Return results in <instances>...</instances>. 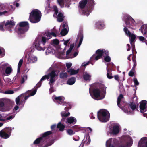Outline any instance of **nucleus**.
Instances as JSON below:
<instances>
[{
  "label": "nucleus",
  "mask_w": 147,
  "mask_h": 147,
  "mask_svg": "<svg viewBox=\"0 0 147 147\" xmlns=\"http://www.w3.org/2000/svg\"><path fill=\"white\" fill-rule=\"evenodd\" d=\"M133 143L132 138L127 134L122 136L120 142L115 138H110L106 142V147H131Z\"/></svg>",
  "instance_id": "f257e3e1"
},
{
  "label": "nucleus",
  "mask_w": 147,
  "mask_h": 147,
  "mask_svg": "<svg viewBox=\"0 0 147 147\" xmlns=\"http://www.w3.org/2000/svg\"><path fill=\"white\" fill-rule=\"evenodd\" d=\"M99 88L94 89L92 92L91 86L89 88V93L91 97L94 99L99 100L104 98L106 94V88L102 84H100L98 85Z\"/></svg>",
  "instance_id": "f03ea898"
},
{
  "label": "nucleus",
  "mask_w": 147,
  "mask_h": 147,
  "mask_svg": "<svg viewBox=\"0 0 147 147\" xmlns=\"http://www.w3.org/2000/svg\"><path fill=\"white\" fill-rule=\"evenodd\" d=\"M96 55H93L91 57L90 60L97 61L102 56L105 57L104 60L106 62H109L111 61V59L108 55L109 54L108 51L104 49H99L96 51Z\"/></svg>",
  "instance_id": "7ed1b4c3"
},
{
  "label": "nucleus",
  "mask_w": 147,
  "mask_h": 147,
  "mask_svg": "<svg viewBox=\"0 0 147 147\" xmlns=\"http://www.w3.org/2000/svg\"><path fill=\"white\" fill-rule=\"evenodd\" d=\"M74 46V44H71L69 49L67 50L66 54L65 53V52H60L59 51V52L57 55V57L61 59H66L68 58H71L76 57L78 54V51L74 52L73 55H71V52Z\"/></svg>",
  "instance_id": "20e7f679"
},
{
  "label": "nucleus",
  "mask_w": 147,
  "mask_h": 147,
  "mask_svg": "<svg viewBox=\"0 0 147 147\" xmlns=\"http://www.w3.org/2000/svg\"><path fill=\"white\" fill-rule=\"evenodd\" d=\"M41 16L39 10H33L30 13L29 20L32 23H38L40 21Z\"/></svg>",
  "instance_id": "39448f33"
},
{
  "label": "nucleus",
  "mask_w": 147,
  "mask_h": 147,
  "mask_svg": "<svg viewBox=\"0 0 147 147\" xmlns=\"http://www.w3.org/2000/svg\"><path fill=\"white\" fill-rule=\"evenodd\" d=\"M70 41V39H68L67 40H63L61 41V42L63 43L62 46L61 47L59 45V41L58 40L55 39L53 40V45L57 47V51L56 53V56L57 53L59 52V51L60 52H63L66 49V48L67 47L68 44Z\"/></svg>",
  "instance_id": "423d86ee"
},
{
  "label": "nucleus",
  "mask_w": 147,
  "mask_h": 147,
  "mask_svg": "<svg viewBox=\"0 0 147 147\" xmlns=\"http://www.w3.org/2000/svg\"><path fill=\"white\" fill-rule=\"evenodd\" d=\"M97 117L99 120L102 122H106L109 119L110 114L105 109H101L97 112Z\"/></svg>",
  "instance_id": "0eeeda50"
},
{
  "label": "nucleus",
  "mask_w": 147,
  "mask_h": 147,
  "mask_svg": "<svg viewBox=\"0 0 147 147\" xmlns=\"http://www.w3.org/2000/svg\"><path fill=\"white\" fill-rule=\"evenodd\" d=\"M11 101L9 99L2 98H0V111L6 112L9 110L10 108L9 107V103Z\"/></svg>",
  "instance_id": "6e6552de"
},
{
  "label": "nucleus",
  "mask_w": 147,
  "mask_h": 147,
  "mask_svg": "<svg viewBox=\"0 0 147 147\" xmlns=\"http://www.w3.org/2000/svg\"><path fill=\"white\" fill-rule=\"evenodd\" d=\"M124 20L127 27L135 29L136 28V23L132 17L127 14H126L124 16Z\"/></svg>",
  "instance_id": "1a4fd4ad"
},
{
  "label": "nucleus",
  "mask_w": 147,
  "mask_h": 147,
  "mask_svg": "<svg viewBox=\"0 0 147 147\" xmlns=\"http://www.w3.org/2000/svg\"><path fill=\"white\" fill-rule=\"evenodd\" d=\"M52 98L53 101L57 104H60L63 105H66L67 106L65 108V110H68L71 108L69 104L67 103L64 101L65 98L62 96H56L55 95H54L52 97Z\"/></svg>",
  "instance_id": "9d476101"
},
{
  "label": "nucleus",
  "mask_w": 147,
  "mask_h": 147,
  "mask_svg": "<svg viewBox=\"0 0 147 147\" xmlns=\"http://www.w3.org/2000/svg\"><path fill=\"white\" fill-rule=\"evenodd\" d=\"M1 73L4 76L9 75L12 71L11 67L8 63L2 64L0 67Z\"/></svg>",
  "instance_id": "9b49d317"
},
{
  "label": "nucleus",
  "mask_w": 147,
  "mask_h": 147,
  "mask_svg": "<svg viewBox=\"0 0 147 147\" xmlns=\"http://www.w3.org/2000/svg\"><path fill=\"white\" fill-rule=\"evenodd\" d=\"M123 30L126 36L129 37V42L132 46V50L134 48V43L135 42L136 35L133 33H131L130 31L125 27L123 28Z\"/></svg>",
  "instance_id": "f8f14e48"
},
{
  "label": "nucleus",
  "mask_w": 147,
  "mask_h": 147,
  "mask_svg": "<svg viewBox=\"0 0 147 147\" xmlns=\"http://www.w3.org/2000/svg\"><path fill=\"white\" fill-rule=\"evenodd\" d=\"M14 128L8 127L3 129L0 131V137L4 139H7L10 136L11 131Z\"/></svg>",
  "instance_id": "ddd939ff"
},
{
  "label": "nucleus",
  "mask_w": 147,
  "mask_h": 147,
  "mask_svg": "<svg viewBox=\"0 0 147 147\" xmlns=\"http://www.w3.org/2000/svg\"><path fill=\"white\" fill-rule=\"evenodd\" d=\"M44 42V41L42 40V39L37 38L35 40L33 45L38 50L44 51L45 49L44 45L45 44Z\"/></svg>",
  "instance_id": "4468645a"
},
{
  "label": "nucleus",
  "mask_w": 147,
  "mask_h": 147,
  "mask_svg": "<svg viewBox=\"0 0 147 147\" xmlns=\"http://www.w3.org/2000/svg\"><path fill=\"white\" fill-rule=\"evenodd\" d=\"M120 130L119 125L111 124L109 126V132L111 135H115L118 134Z\"/></svg>",
  "instance_id": "2eb2a0df"
},
{
  "label": "nucleus",
  "mask_w": 147,
  "mask_h": 147,
  "mask_svg": "<svg viewBox=\"0 0 147 147\" xmlns=\"http://www.w3.org/2000/svg\"><path fill=\"white\" fill-rule=\"evenodd\" d=\"M88 2L89 3L90 6L92 8L95 4L94 0H81L79 3V7L80 9L84 8L87 4Z\"/></svg>",
  "instance_id": "dca6fc26"
},
{
  "label": "nucleus",
  "mask_w": 147,
  "mask_h": 147,
  "mask_svg": "<svg viewBox=\"0 0 147 147\" xmlns=\"http://www.w3.org/2000/svg\"><path fill=\"white\" fill-rule=\"evenodd\" d=\"M53 16L57 18V20L59 22H62L64 20L65 16L64 14L60 12H58V10H53Z\"/></svg>",
  "instance_id": "f3484780"
},
{
  "label": "nucleus",
  "mask_w": 147,
  "mask_h": 147,
  "mask_svg": "<svg viewBox=\"0 0 147 147\" xmlns=\"http://www.w3.org/2000/svg\"><path fill=\"white\" fill-rule=\"evenodd\" d=\"M57 33V32L55 33L52 32H46L42 37V40L44 41V43H46V41L51 38L52 36L55 37H56V34Z\"/></svg>",
  "instance_id": "a211bd4d"
},
{
  "label": "nucleus",
  "mask_w": 147,
  "mask_h": 147,
  "mask_svg": "<svg viewBox=\"0 0 147 147\" xmlns=\"http://www.w3.org/2000/svg\"><path fill=\"white\" fill-rule=\"evenodd\" d=\"M54 75H57V78H58V74L55 70H53L51 72L49 73L48 75H45L43 76L42 78L40 81L41 82L42 81L46 79H47L48 80H49L50 81L51 76L53 77Z\"/></svg>",
  "instance_id": "6ab92c4d"
},
{
  "label": "nucleus",
  "mask_w": 147,
  "mask_h": 147,
  "mask_svg": "<svg viewBox=\"0 0 147 147\" xmlns=\"http://www.w3.org/2000/svg\"><path fill=\"white\" fill-rule=\"evenodd\" d=\"M57 78H57V75H54L53 77L51 76L50 80V82L49 83V84L50 86V88L49 90L50 93H51L54 91L53 86Z\"/></svg>",
  "instance_id": "aec40b11"
},
{
  "label": "nucleus",
  "mask_w": 147,
  "mask_h": 147,
  "mask_svg": "<svg viewBox=\"0 0 147 147\" xmlns=\"http://www.w3.org/2000/svg\"><path fill=\"white\" fill-rule=\"evenodd\" d=\"M140 110L141 113H143L147 111V101L143 100L140 102Z\"/></svg>",
  "instance_id": "412c9836"
},
{
  "label": "nucleus",
  "mask_w": 147,
  "mask_h": 147,
  "mask_svg": "<svg viewBox=\"0 0 147 147\" xmlns=\"http://www.w3.org/2000/svg\"><path fill=\"white\" fill-rule=\"evenodd\" d=\"M138 147H147V137H144L141 139Z\"/></svg>",
  "instance_id": "4be33fe9"
},
{
  "label": "nucleus",
  "mask_w": 147,
  "mask_h": 147,
  "mask_svg": "<svg viewBox=\"0 0 147 147\" xmlns=\"http://www.w3.org/2000/svg\"><path fill=\"white\" fill-rule=\"evenodd\" d=\"M105 25L102 21H98L96 22L95 24V27L98 29H102L105 27Z\"/></svg>",
  "instance_id": "5701e85b"
},
{
  "label": "nucleus",
  "mask_w": 147,
  "mask_h": 147,
  "mask_svg": "<svg viewBox=\"0 0 147 147\" xmlns=\"http://www.w3.org/2000/svg\"><path fill=\"white\" fill-rule=\"evenodd\" d=\"M15 23L14 21L9 20L7 21L5 24V26L6 28H8L10 31H11V28L15 25Z\"/></svg>",
  "instance_id": "b1692460"
},
{
  "label": "nucleus",
  "mask_w": 147,
  "mask_h": 147,
  "mask_svg": "<svg viewBox=\"0 0 147 147\" xmlns=\"http://www.w3.org/2000/svg\"><path fill=\"white\" fill-rule=\"evenodd\" d=\"M37 57L33 55H29L27 63H33L36 62L37 61Z\"/></svg>",
  "instance_id": "393cba45"
},
{
  "label": "nucleus",
  "mask_w": 147,
  "mask_h": 147,
  "mask_svg": "<svg viewBox=\"0 0 147 147\" xmlns=\"http://www.w3.org/2000/svg\"><path fill=\"white\" fill-rule=\"evenodd\" d=\"M139 30L145 37L147 38V24L142 25Z\"/></svg>",
  "instance_id": "a878e982"
},
{
  "label": "nucleus",
  "mask_w": 147,
  "mask_h": 147,
  "mask_svg": "<svg viewBox=\"0 0 147 147\" xmlns=\"http://www.w3.org/2000/svg\"><path fill=\"white\" fill-rule=\"evenodd\" d=\"M67 0H57L58 3L61 6V8H62L64 7V5L65 4V6L66 8H68L69 6V4L68 3H66V1Z\"/></svg>",
  "instance_id": "bb28decb"
},
{
  "label": "nucleus",
  "mask_w": 147,
  "mask_h": 147,
  "mask_svg": "<svg viewBox=\"0 0 147 147\" xmlns=\"http://www.w3.org/2000/svg\"><path fill=\"white\" fill-rule=\"evenodd\" d=\"M83 77L85 80L89 81L91 79L92 75L90 73L86 71L84 72Z\"/></svg>",
  "instance_id": "cd10ccee"
},
{
  "label": "nucleus",
  "mask_w": 147,
  "mask_h": 147,
  "mask_svg": "<svg viewBox=\"0 0 147 147\" xmlns=\"http://www.w3.org/2000/svg\"><path fill=\"white\" fill-rule=\"evenodd\" d=\"M66 123L67 124H75L76 122V119L74 117H68L67 119Z\"/></svg>",
  "instance_id": "c85d7f7f"
},
{
  "label": "nucleus",
  "mask_w": 147,
  "mask_h": 147,
  "mask_svg": "<svg viewBox=\"0 0 147 147\" xmlns=\"http://www.w3.org/2000/svg\"><path fill=\"white\" fill-rule=\"evenodd\" d=\"M90 142V139L88 134H87L85 137L82 141V143L87 145L89 144Z\"/></svg>",
  "instance_id": "c756f323"
},
{
  "label": "nucleus",
  "mask_w": 147,
  "mask_h": 147,
  "mask_svg": "<svg viewBox=\"0 0 147 147\" xmlns=\"http://www.w3.org/2000/svg\"><path fill=\"white\" fill-rule=\"evenodd\" d=\"M83 36L82 33H80L78 34V37L76 40V42L79 41L78 45V46L77 48H78L81 45L83 40Z\"/></svg>",
  "instance_id": "7c9ffc66"
},
{
  "label": "nucleus",
  "mask_w": 147,
  "mask_h": 147,
  "mask_svg": "<svg viewBox=\"0 0 147 147\" xmlns=\"http://www.w3.org/2000/svg\"><path fill=\"white\" fill-rule=\"evenodd\" d=\"M28 30L27 28H24V27H18L16 31L18 34H22Z\"/></svg>",
  "instance_id": "2f4dec72"
},
{
  "label": "nucleus",
  "mask_w": 147,
  "mask_h": 147,
  "mask_svg": "<svg viewBox=\"0 0 147 147\" xmlns=\"http://www.w3.org/2000/svg\"><path fill=\"white\" fill-rule=\"evenodd\" d=\"M80 14L88 16L91 12V10H79L78 11Z\"/></svg>",
  "instance_id": "473e14b6"
},
{
  "label": "nucleus",
  "mask_w": 147,
  "mask_h": 147,
  "mask_svg": "<svg viewBox=\"0 0 147 147\" xmlns=\"http://www.w3.org/2000/svg\"><path fill=\"white\" fill-rule=\"evenodd\" d=\"M79 69L75 70L72 68H70L67 70V71L70 75H74L78 74L79 71Z\"/></svg>",
  "instance_id": "72a5a7b5"
},
{
  "label": "nucleus",
  "mask_w": 147,
  "mask_h": 147,
  "mask_svg": "<svg viewBox=\"0 0 147 147\" xmlns=\"http://www.w3.org/2000/svg\"><path fill=\"white\" fill-rule=\"evenodd\" d=\"M18 27H24L25 29L27 28L28 30L29 27V24L27 22H22L19 23Z\"/></svg>",
  "instance_id": "f704fd0d"
},
{
  "label": "nucleus",
  "mask_w": 147,
  "mask_h": 147,
  "mask_svg": "<svg viewBox=\"0 0 147 147\" xmlns=\"http://www.w3.org/2000/svg\"><path fill=\"white\" fill-rule=\"evenodd\" d=\"M107 65L106 69L107 71V76L108 79H111L113 78L111 74V70L108 68V64L105 63Z\"/></svg>",
  "instance_id": "c9c22d12"
},
{
  "label": "nucleus",
  "mask_w": 147,
  "mask_h": 147,
  "mask_svg": "<svg viewBox=\"0 0 147 147\" xmlns=\"http://www.w3.org/2000/svg\"><path fill=\"white\" fill-rule=\"evenodd\" d=\"M70 115V113L69 112H66L65 111H63L61 113V115L62 117V118L61 119V121L62 122H63L65 120L64 117H66L69 116Z\"/></svg>",
  "instance_id": "e433bc0d"
},
{
  "label": "nucleus",
  "mask_w": 147,
  "mask_h": 147,
  "mask_svg": "<svg viewBox=\"0 0 147 147\" xmlns=\"http://www.w3.org/2000/svg\"><path fill=\"white\" fill-rule=\"evenodd\" d=\"M37 89H35L33 91H31L28 90L27 91L26 93H24V94H28L30 95V96H32L34 95L36 92Z\"/></svg>",
  "instance_id": "4c0bfd02"
},
{
  "label": "nucleus",
  "mask_w": 147,
  "mask_h": 147,
  "mask_svg": "<svg viewBox=\"0 0 147 147\" xmlns=\"http://www.w3.org/2000/svg\"><path fill=\"white\" fill-rule=\"evenodd\" d=\"M75 78L74 77H72L68 79L67 82V84L69 85H72L75 83Z\"/></svg>",
  "instance_id": "58836bf2"
},
{
  "label": "nucleus",
  "mask_w": 147,
  "mask_h": 147,
  "mask_svg": "<svg viewBox=\"0 0 147 147\" xmlns=\"http://www.w3.org/2000/svg\"><path fill=\"white\" fill-rule=\"evenodd\" d=\"M54 50L52 47H48L46 50L45 52V54L47 55L50 54H52L54 52Z\"/></svg>",
  "instance_id": "ea45409f"
},
{
  "label": "nucleus",
  "mask_w": 147,
  "mask_h": 147,
  "mask_svg": "<svg viewBox=\"0 0 147 147\" xmlns=\"http://www.w3.org/2000/svg\"><path fill=\"white\" fill-rule=\"evenodd\" d=\"M65 126L64 125L61 123V122H59L57 125V127L59 128L60 131H63L65 128Z\"/></svg>",
  "instance_id": "a19ab883"
},
{
  "label": "nucleus",
  "mask_w": 147,
  "mask_h": 147,
  "mask_svg": "<svg viewBox=\"0 0 147 147\" xmlns=\"http://www.w3.org/2000/svg\"><path fill=\"white\" fill-rule=\"evenodd\" d=\"M123 96L122 94H120L117 99V103L118 106L120 107L121 108V107L120 105V103L121 102V100L123 99Z\"/></svg>",
  "instance_id": "79ce46f5"
},
{
  "label": "nucleus",
  "mask_w": 147,
  "mask_h": 147,
  "mask_svg": "<svg viewBox=\"0 0 147 147\" xmlns=\"http://www.w3.org/2000/svg\"><path fill=\"white\" fill-rule=\"evenodd\" d=\"M7 117L5 119L6 120H11L13 119L15 116V115L12 114L11 115H8Z\"/></svg>",
  "instance_id": "37998d69"
},
{
  "label": "nucleus",
  "mask_w": 147,
  "mask_h": 147,
  "mask_svg": "<svg viewBox=\"0 0 147 147\" xmlns=\"http://www.w3.org/2000/svg\"><path fill=\"white\" fill-rule=\"evenodd\" d=\"M24 94H22L20 95L17 98H16L15 100L16 103L17 105H20V101L21 97L23 96H24Z\"/></svg>",
  "instance_id": "c03bdc74"
},
{
  "label": "nucleus",
  "mask_w": 147,
  "mask_h": 147,
  "mask_svg": "<svg viewBox=\"0 0 147 147\" xmlns=\"http://www.w3.org/2000/svg\"><path fill=\"white\" fill-rule=\"evenodd\" d=\"M68 76V75L66 72H61L59 74L60 78L64 79L66 78Z\"/></svg>",
  "instance_id": "a18cd8bd"
},
{
  "label": "nucleus",
  "mask_w": 147,
  "mask_h": 147,
  "mask_svg": "<svg viewBox=\"0 0 147 147\" xmlns=\"http://www.w3.org/2000/svg\"><path fill=\"white\" fill-rule=\"evenodd\" d=\"M138 37L140 41L143 42H144L146 45H147V40H145L144 37L142 36H138Z\"/></svg>",
  "instance_id": "49530a36"
},
{
  "label": "nucleus",
  "mask_w": 147,
  "mask_h": 147,
  "mask_svg": "<svg viewBox=\"0 0 147 147\" xmlns=\"http://www.w3.org/2000/svg\"><path fill=\"white\" fill-rule=\"evenodd\" d=\"M27 79V76L26 75H24L22 77L21 80V83L22 84L24 83Z\"/></svg>",
  "instance_id": "de8ad7c7"
},
{
  "label": "nucleus",
  "mask_w": 147,
  "mask_h": 147,
  "mask_svg": "<svg viewBox=\"0 0 147 147\" xmlns=\"http://www.w3.org/2000/svg\"><path fill=\"white\" fill-rule=\"evenodd\" d=\"M23 62V60L22 59H21L20 60L19 62L18 63V69H17V71L18 73H19L20 71V68L22 65Z\"/></svg>",
  "instance_id": "09e8293b"
},
{
  "label": "nucleus",
  "mask_w": 147,
  "mask_h": 147,
  "mask_svg": "<svg viewBox=\"0 0 147 147\" xmlns=\"http://www.w3.org/2000/svg\"><path fill=\"white\" fill-rule=\"evenodd\" d=\"M7 116L3 114L0 113V121H5V118Z\"/></svg>",
  "instance_id": "8fccbe9b"
},
{
  "label": "nucleus",
  "mask_w": 147,
  "mask_h": 147,
  "mask_svg": "<svg viewBox=\"0 0 147 147\" xmlns=\"http://www.w3.org/2000/svg\"><path fill=\"white\" fill-rule=\"evenodd\" d=\"M68 31L67 29L63 28L60 34L63 36H65L67 33Z\"/></svg>",
  "instance_id": "3c124183"
},
{
  "label": "nucleus",
  "mask_w": 147,
  "mask_h": 147,
  "mask_svg": "<svg viewBox=\"0 0 147 147\" xmlns=\"http://www.w3.org/2000/svg\"><path fill=\"white\" fill-rule=\"evenodd\" d=\"M129 107L131 109L132 111L136 109V104L133 102L131 103L129 105Z\"/></svg>",
  "instance_id": "603ef678"
},
{
  "label": "nucleus",
  "mask_w": 147,
  "mask_h": 147,
  "mask_svg": "<svg viewBox=\"0 0 147 147\" xmlns=\"http://www.w3.org/2000/svg\"><path fill=\"white\" fill-rule=\"evenodd\" d=\"M10 13H11L9 12V11H5L3 12L0 11V16L4 15H8V14H10Z\"/></svg>",
  "instance_id": "864d4df0"
},
{
  "label": "nucleus",
  "mask_w": 147,
  "mask_h": 147,
  "mask_svg": "<svg viewBox=\"0 0 147 147\" xmlns=\"http://www.w3.org/2000/svg\"><path fill=\"white\" fill-rule=\"evenodd\" d=\"M5 54V51L4 49L0 47V55H1V57H3Z\"/></svg>",
  "instance_id": "5fc2aeb1"
},
{
  "label": "nucleus",
  "mask_w": 147,
  "mask_h": 147,
  "mask_svg": "<svg viewBox=\"0 0 147 147\" xmlns=\"http://www.w3.org/2000/svg\"><path fill=\"white\" fill-rule=\"evenodd\" d=\"M60 27V28L63 27L64 28H66L67 29V28L68 27V25L67 23L63 22L62 24L61 25Z\"/></svg>",
  "instance_id": "6e6d98bb"
},
{
  "label": "nucleus",
  "mask_w": 147,
  "mask_h": 147,
  "mask_svg": "<svg viewBox=\"0 0 147 147\" xmlns=\"http://www.w3.org/2000/svg\"><path fill=\"white\" fill-rule=\"evenodd\" d=\"M67 133L69 135H71L74 134L75 132L71 129H68L67 130Z\"/></svg>",
  "instance_id": "4d7b16f0"
},
{
  "label": "nucleus",
  "mask_w": 147,
  "mask_h": 147,
  "mask_svg": "<svg viewBox=\"0 0 147 147\" xmlns=\"http://www.w3.org/2000/svg\"><path fill=\"white\" fill-rule=\"evenodd\" d=\"M19 107L18 105H16L15 106L13 109V111L14 112H15L16 111V113H17L20 110H19Z\"/></svg>",
  "instance_id": "13d9d810"
},
{
  "label": "nucleus",
  "mask_w": 147,
  "mask_h": 147,
  "mask_svg": "<svg viewBox=\"0 0 147 147\" xmlns=\"http://www.w3.org/2000/svg\"><path fill=\"white\" fill-rule=\"evenodd\" d=\"M14 92L12 90H8L4 92V93L6 94H12L14 93Z\"/></svg>",
  "instance_id": "bf43d9fd"
},
{
  "label": "nucleus",
  "mask_w": 147,
  "mask_h": 147,
  "mask_svg": "<svg viewBox=\"0 0 147 147\" xmlns=\"http://www.w3.org/2000/svg\"><path fill=\"white\" fill-rule=\"evenodd\" d=\"M41 84L42 83H41V82L40 81L36 84V86L35 89H37V90L38 88L41 86Z\"/></svg>",
  "instance_id": "052dcab7"
},
{
  "label": "nucleus",
  "mask_w": 147,
  "mask_h": 147,
  "mask_svg": "<svg viewBox=\"0 0 147 147\" xmlns=\"http://www.w3.org/2000/svg\"><path fill=\"white\" fill-rule=\"evenodd\" d=\"M66 66L67 69H70V67L71 66L72 64L70 63H67L66 64Z\"/></svg>",
  "instance_id": "680f3d73"
},
{
  "label": "nucleus",
  "mask_w": 147,
  "mask_h": 147,
  "mask_svg": "<svg viewBox=\"0 0 147 147\" xmlns=\"http://www.w3.org/2000/svg\"><path fill=\"white\" fill-rule=\"evenodd\" d=\"M133 81L135 85L136 86L139 85V82L136 78H134L133 80Z\"/></svg>",
  "instance_id": "e2e57ef3"
},
{
  "label": "nucleus",
  "mask_w": 147,
  "mask_h": 147,
  "mask_svg": "<svg viewBox=\"0 0 147 147\" xmlns=\"http://www.w3.org/2000/svg\"><path fill=\"white\" fill-rule=\"evenodd\" d=\"M9 6V5L7 3H3V8L4 9H7L8 8Z\"/></svg>",
  "instance_id": "0e129e2a"
},
{
  "label": "nucleus",
  "mask_w": 147,
  "mask_h": 147,
  "mask_svg": "<svg viewBox=\"0 0 147 147\" xmlns=\"http://www.w3.org/2000/svg\"><path fill=\"white\" fill-rule=\"evenodd\" d=\"M4 24V22H3L0 23V30L1 31L4 30V29L3 28V24Z\"/></svg>",
  "instance_id": "69168bd1"
},
{
  "label": "nucleus",
  "mask_w": 147,
  "mask_h": 147,
  "mask_svg": "<svg viewBox=\"0 0 147 147\" xmlns=\"http://www.w3.org/2000/svg\"><path fill=\"white\" fill-rule=\"evenodd\" d=\"M89 63L90 62H84L82 64L81 66H86L87 65H88Z\"/></svg>",
  "instance_id": "338daca9"
},
{
  "label": "nucleus",
  "mask_w": 147,
  "mask_h": 147,
  "mask_svg": "<svg viewBox=\"0 0 147 147\" xmlns=\"http://www.w3.org/2000/svg\"><path fill=\"white\" fill-rule=\"evenodd\" d=\"M124 112L127 114H131L133 113V112L131 111H130L128 110H125Z\"/></svg>",
  "instance_id": "774afa93"
}]
</instances>
